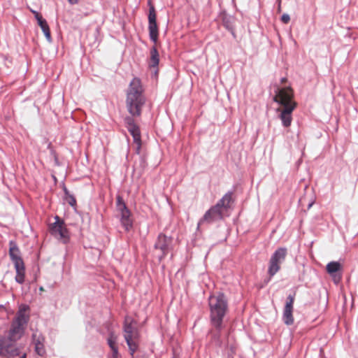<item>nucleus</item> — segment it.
I'll return each instance as SVG.
<instances>
[{
	"mask_svg": "<svg viewBox=\"0 0 358 358\" xmlns=\"http://www.w3.org/2000/svg\"><path fill=\"white\" fill-rule=\"evenodd\" d=\"M29 306L21 304L10 324V328L7 336H0V355L14 357L20 355V349L17 341L24 334L27 325L29 321V315L26 312Z\"/></svg>",
	"mask_w": 358,
	"mask_h": 358,
	"instance_id": "1",
	"label": "nucleus"
},
{
	"mask_svg": "<svg viewBox=\"0 0 358 358\" xmlns=\"http://www.w3.org/2000/svg\"><path fill=\"white\" fill-rule=\"evenodd\" d=\"M294 92L290 87H280L275 85L274 95L272 98L273 101L277 103L282 108H278L277 111H280L279 117L282 121V124L285 127L291 125L293 110L297 104L293 101Z\"/></svg>",
	"mask_w": 358,
	"mask_h": 358,
	"instance_id": "2",
	"label": "nucleus"
},
{
	"mask_svg": "<svg viewBox=\"0 0 358 358\" xmlns=\"http://www.w3.org/2000/svg\"><path fill=\"white\" fill-rule=\"evenodd\" d=\"M143 92L141 80L134 78L127 90L126 98L127 108L132 117H139L141 115L142 108L145 103Z\"/></svg>",
	"mask_w": 358,
	"mask_h": 358,
	"instance_id": "3",
	"label": "nucleus"
},
{
	"mask_svg": "<svg viewBox=\"0 0 358 358\" xmlns=\"http://www.w3.org/2000/svg\"><path fill=\"white\" fill-rule=\"evenodd\" d=\"M210 321L211 325L218 330L224 328V317L228 310V301L222 292L212 295L208 299Z\"/></svg>",
	"mask_w": 358,
	"mask_h": 358,
	"instance_id": "4",
	"label": "nucleus"
},
{
	"mask_svg": "<svg viewBox=\"0 0 358 358\" xmlns=\"http://www.w3.org/2000/svg\"><path fill=\"white\" fill-rule=\"evenodd\" d=\"M8 253L16 272L15 280L18 284L22 285L25 280V265L21 257L20 250L14 241H9Z\"/></svg>",
	"mask_w": 358,
	"mask_h": 358,
	"instance_id": "5",
	"label": "nucleus"
},
{
	"mask_svg": "<svg viewBox=\"0 0 358 358\" xmlns=\"http://www.w3.org/2000/svg\"><path fill=\"white\" fill-rule=\"evenodd\" d=\"M287 255V250L283 247L278 248L272 254L268 262V274L269 279L267 282L280 270V265L285 262Z\"/></svg>",
	"mask_w": 358,
	"mask_h": 358,
	"instance_id": "6",
	"label": "nucleus"
},
{
	"mask_svg": "<svg viewBox=\"0 0 358 358\" xmlns=\"http://www.w3.org/2000/svg\"><path fill=\"white\" fill-rule=\"evenodd\" d=\"M55 222L50 225V231L52 236L58 237L63 243H69L70 240L69 231L67 229L64 220L58 215L55 217Z\"/></svg>",
	"mask_w": 358,
	"mask_h": 358,
	"instance_id": "7",
	"label": "nucleus"
},
{
	"mask_svg": "<svg viewBox=\"0 0 358 358\" xmlns=\"http://www.w3.org/2000/svg\"><path fill=\"white\" fill-rule=\"evenodd\" d=\"M116 200V207L120 215V222L124 229L129 231L133 227V222L131 219V212L121 196L117 195Z\"/></svg>",
	"mask_w": 358,
	"mask_h": 358,
	"instance_id": "8",
	"label": "nucleus"
},
{
	"mask_svg": "<svg viewBox=\"0 0 358 358\" xmlns=\"http://www.w3.org/2000/svg\"><path fill=\"white\" fill-rule=\"evenodd\" d=\"M149 5V13H148V30L149 36L150 40L153 43H156L158 40L159 36V29L157 23V13L155 6L148 2Z\"/></svg>",
	"mask_w": 358,
	"mask_h": 358,
	"instance_id": "9",
	"label": "nucleus"
},
{
	"mask_svg": "<svg viewBox=\"0 0 358 358\" xmlns=\"http://www.w3.org/2000/svg\"><path fill=\"white\" fill-rule=\"evenodd\" d=\"M172 241L173 239L171 236H168L162 233L158 235L154 248L162 252V255L159 257V260L164 258L171 249Z\"/></svg>",
	"mask_w": 358,
	"mask_h": 358,
	"instance_id": "10",
	"label": "nucleus"
},
{
	"mask_svg": "<svg viewBox=\"0 0 358 358\" xmlns=\"http://www.w3.org/2000/svg\"><path fill=\"white\" fill-rule=\"evenodd\" d=\"M295 295V292L292 294H289L286 299V303L283 310L282 320L284 323L287 325H292L294 323L292 312Z\"/></svg>",
	"mask_w": 358,
	"mask_h": 358,
	"instance_id": "11",
	"label": "nucleus"
},
{
	"mask_svg": "<svg viewBox=\"0 0 358 358\" xmlns=\"http://www.w3.org/2000/svg\"><path fill=\"white\" fill-rule=\"evenodd\" d=\"M222 210H220L216 207L213 206L205 213L203 217L198 222L197 230L199 229L200 226L204 222L211 223L215 221L221 220L222 218Z\"/></svg>",
	"mask_w": 358,
	"mask_h": 358,
	"instance_id": "12",
	"label": "nucleus"
},
{
	"mask_svg": "<svg viewBox=\"0 0 358 358\" xmlns=\"http://www.w3.org/2000/svg\"><path fill=\"white\" fill-rule=\"evenodd\" d=\"M31 338L36 353L41 357L45 355L46 350L44 346L45 337L43 335L36 331L32 334Z\"/></svg>",
	"mask_w": 358,
	"mask_h": 358,
	"instance_id": "13",
	"label": "nucleus"
},
{
	"mask_svg": "<svg viewBox=\"0 0 358 358\" xmlns=\"http://www.w3.org/2000/svg\"><path fill=\"white\" fill-rule=\"evenodd\" d=\"M232 194L233 192L231 191L227 192L214 206L220 210H227L230 207V203L232 201Z\"/></svg>",
	"mask_w": 358,
	"mask_h": 358,
	"instance_id": "14",
	"label": "nucleus"
},
{
	"mask_svg": "<svg viewBox=\"0 0 358 358\" xmlns=\"http://www.w3.org/2000/svg\"><path fill=\"white\" fill-rule=\"evenodd\" d=\"M36 21H37L38 25L41 27V30L43 31L46 40L49 43H51L52 41V36H51V34H50V27H49V25H48L46 20L43 17H37Z\"/></svg>",
	"mask_w": 358,
	"mask_h": 358,
	"instance_id": "15",
	"label": "nucleus"
},
{
	"mask_svg": "<svg viewBox=\"0 0 358 358\" xmlns=\"http://www.w3.org/2000/svg\"><path fill=\"white\" fill-rule=\"evenodd\" d=\"M159 62V55L155 46H152L150 49V58L149 66L150 68H157Z\"/></svg>",
	"mask_w": 358,
	"mask_h": 358,
	"instance_id": "16",
	"label": "nucleus"
},
{
	"mask_svg": "<svg viewBox=\"0 0 358 358\" xmlns=\"http://www.w3.org/2000/svg\"><path fill=\"white\" fill-rule=\"evenodd\" d=\"M327 271L329 274L332 276H335V274L341 271L342 266L338 262H331L328 263L326 266Z\"/></svg>",
	"mask_w": 358,
	"mask_h": 358,
	"instance_id": "17",
	"label": "nucleus"
},
{
	"mask_svg": "<svg viewBox=\"0 0 358 358\" xmlns=\"http://www.w3.org/2000/svg\"><path fill=\"white\" fill-rule=\"evenodd\" d=\"M222 21L223 26L228 31H232V28L234 27V23H235L234 17L224 13L222 16Z\"/></svg>",
	"mask_w": 358,
	"mask_h": 358,
	"instance_id": "18",
	"label": "nucleus"
},
{
	"mask_svg": "<svg viewBox=\"0 0 358 358\" xmlns=\"http://www.w3.org/2000/svg\"><path fill=\"white\" fill-rule=\"evenodd\" d=\"M124 339L127 338L129 335L130 338H136V335L137 332L135 331V329L131 324L125 323L124 324Z\"/></svg>",
	"mask_w": 358,
	"mask_h": 358,
	"instance_id": "19",
	"label": "nucleus"
},
{
	"mask_svg": "<svg viewBox=\"0 0 358 358\" xmlns=\"http://www.w3.org/2000/svg\"><path fill=\"white\" fill-rule=\"evenodd\" d=\"M135 338H130L129 336H127V338H126L125 341L129 347V350L130 352V355L131 356L134 355V352L138 349V345L134 341Z\"/></svg>",
	"mask_w": 358,
	"mask_h": 358,
	"instance_id": "20",
	"label": "nucleus"
},
{
	"mask_svg": "<svg viewBox=\"0 0 358 358\" xmlns=\"http://www.w3.org/2000/svg\"><path fill=\"white\" fill-rule=\"evenodd\" d=\"M127 129L132 136L134 142L141 141V131L138 125L136 127L128 128Z\"/></svg>",
	"mask_w": 358,
	"mask_h": 358,
	"instance_id": "21",
	"label": "nucleus"
},
{
	"mask_svg": "<svg viewBox=\"0 0 358 358\" xmlns=\"http://www.w3.org/2000/svg\"><path fill=\"white\" fill-rule=\"evenodd\" d=\"M223 328H221L220 329H215V331H213V330H210L209 331L210 334H212V339L213 341H214L217 344H220L221 343V341H220V336H221V331L222 330Z\"/></svg>",
	"mask_w": 358,
	"mask_h": 358,
	"instance_id": "22",
	"label": "nucleus"
},
{
	"mask_svg": "<svg viewBox=\"0 0 358 358\" xmlns=\"http://www.w3.org/2000/svg\"><path fill=\"white\" fill-rule=\"evenodd\" d=\"M117 336L115 335L113 332H110L109 336L107 338V343L110 348H112L115 346H117Z\"/></svg>",
	"mask_w": 358,
	"mask_h": 358,
	"instance_id": "23",
	"label": "nucleus"
},
{
	"mask_svg": "<svg viewBox=\"0 0 358 358\" xmlns=\"http://www.w3.org/2000/svg\"><path fill=\"white\" fill-rule=\"evenodd\" d=\"M64 200L71 206H74L76 205V199L75 196L71 194V192L64 196Z\"/></svg>",
	"mask_w": 358,
	"mask_h": 358,
	"instance_id": "24",
	"label": "nucleus"
},
{
	"mask_svg": "<svg viewBox=\"0 0 358 358\" xmlns=\"http://www.w3.org/2000/svg\"><path fill=\"white\" fill-rule=\"evenodd\" d=\"M124 122L126 124V127L127 129L137 126V124L135 123V121L132 117H125Z\"/></svg>",
	"mask_w": 358,
	"mask_h": 358,
	"instance_id": "25",
	"label": "nucleus"
},
{
	"mask_svg": "<svg viewBox=\"0 0 358 358\" xmlns=\"http://www.w3.org/2000/svg\"><path fill=\"white\" fill-rule=\"evenodd\" d=\"M112 351V355L110 358H118L119 357V352H118V347L115 346L112 348H110Z\"/></svg>",
	"mask_w": 358,
	"mask_h": 358,
	"instance_id": "26",
	"label": "nucleus"
},
{
	"mask_svg": "<svg viewBox=\"0 0 358 358\" xmlns=\"http://www.w3.org/2000/svg\"><path fill=\"white\" fill-rule=\"evenodd\" d=\"M290 20V17L288 14L287 13H284L281 16V21L284 23V24H287Z\"/></svg>",
	"mask_w": 358,
	"mask_h": 358,
	"instance_id": "27",
	"label": "nucleus"
},
{
	"mask_svg": "<svg viewBox=\"0 0 358 358\" xmlns=\"http://www.w3.org/2000/svg\"><path fill=\"white\" fill-rule=\"evenodd\" d=\"M136 144V152L137 154L140 153L141 148V141L138 142H134Z\"/></svg>",
	"mask_w": 358,
	"mask_h": 358,
	"instance_id": "28",
	"label": "nucleus"
},
{
	"mask_svg": "<svg viewBox=\"0 0 358 358\" xmlns=\"http://www.w3.org/2000/svg\"><path fill=\"white\" fill-rule=\"evenodd\" d=\"M31 13L34 15V17L35 19L36 20V17H43V16L41 15V13H39L38 12L36 11V10H31Z\"/></svg>",
	"mask_w": 358,
	"mask_h": 358,
	"instance_id": "29",
	"label": "nucleus"
},
{
	"mask_svg": "<svg viewBox=\"0 0 358 358\" xmlns=\"http://www.w3.org/2000/svg\"><path fill=\"white\" fill-rule=\"evenodd\" d=\"M62 189L64 191V195H66L68 194L69 193H70V192L69 191V189L66 188V185H64V183L62 184Z\"/></svg>",
	"mask_w": 358,
	"mask_h": 358,
	"instance_id": "30",
	"label": "nucleus"
},
{
	"mask_svg": "<svg viewBox=\"0 0 358 358\" xmlns=\"http://www.w3.org/2000/svg\"><path fill=\"white\" fill-rule=\"evenodd\" d=\"M229 31L231 34V35L234 37V38H236V33H235L234 27L232 28V31Z\"/></svg>",
	"mask_w": 358,
	"mask_h": 358,
	"instance_id": "31",
	"label": "nucleus"
},
{
	"mask_svg": "<svg viewBox=\"0 0 358 358\" xmlns=\"http://www.w3.org/2000/svg\"><path fill=\"white\" fill-rule=\"evenodd\" d=\"M71 4H76L79 0H68Z\"/></svg>",
	"mask_w": 358,
	"mask_h": 358,
	"instance_id": "32",
	"label": "nucleus"
},
{
	"mask_svg": "<svg viewBox=\"0 0 358 358\" xmlns=\"http://www.w3.org/2000/svg\"><path fill=\"white\" fill-rule=\"evenodd\" d=\"M285 82H287V78L285 77L284 78H282L280 79V83L282 84V83H285Z\"/></svg>",
	"mask_w": 358,
	"mask_h": 358,
	"instance_id": "33",
	"label": "nucleus"
},
{
	"mask_svg": "<svg viewBox=\"0 0 358 358\" xmlns=\"http://www.w3.org/2000/svg\"><path fill=\"white\" fill-rule=\"evenodd\" d=\"M55 164H56L57 165H59V162H58V159H57V157H55Z\"/></svg>",
	"mask_w": 358,
	"mask_h": 358,
	"instance_id": "34",
	"label": "nucleus"
},
{
	"mask_svg": "<svg viewBox=\"0 0 358 358\" xmlns=\"http://www.w3.org/2000/svg\"><path fill=\"white\" fill-rule=\"evenodd\" d=\"M26 357H27V355L24 353L20 358H26Z\"/></svg>",
	"mask_w": 358,
	"mask_h": 358,
	"instance_id": "35",
	"label": "nucleus"
},
{
	"mask_svg": "<svg viewBox=\"0 0 358 358\" xmlns=\"http://www.w3.org/2000/svg\"><path fill=\"white\" fill-rule=\"evenodd\" d=\"M312 205H313V203H310V204L308 205V208H310V207L312 206Z\"/></svg>",
	"mask_w": 358,
	"mask_h": 358,
	"instance_id": "36",
	"label": "nucleus"
}]
</instances>
